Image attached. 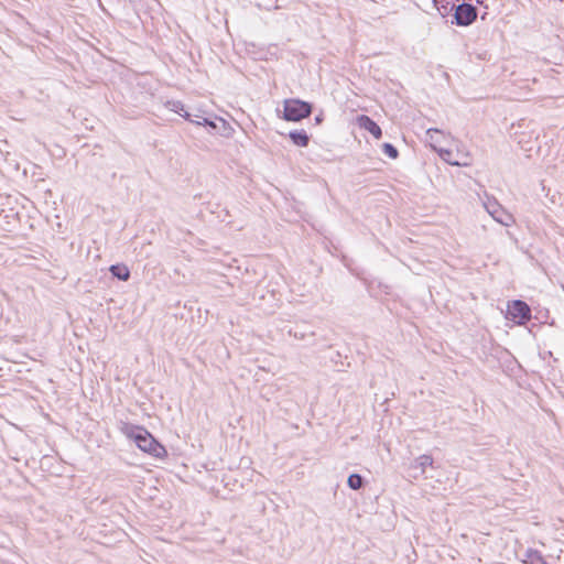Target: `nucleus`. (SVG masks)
I'll use <instances>...</instances> for the list:
<instances>
[{"label": "nucleus", "instance_id": "16", "mask_svg": "<svg viewBox=\"0 0 564 564\" xmlns=\"http://www.w3.org/2000/svg\"><path fill=\"white\" fill-rule=\"evenodd\" d=\"M383 153L387 154L391 159H397L399 155V152L394 145L391 143H383L382 144Z\"/></svg>", "mask_w": 564, "mask_h": 564}, {"label": "nucleus", "instance_id": "2", "mask_svg": "<svg viewBox=\"0 0 564 564\" xmlns=\"http://www.w3.org/2000/svg\"><path fill=\"white\" fill-rule=\"evenodd\" d=\"M312 112V106L308 102L299 99H286L284 101L283 118L288 121H300Z\"/></svg>", "mask_w": 564, "mask_h": 564}, {"label": "nucleus", "instance_id": "15", "mask_svg": "<svg viewBox=\"0 0 564 564\" xmlns=\"http://www.w3.org/2000/svg\"><path fill=\"white\" fill-rule=\"evenodd\" d=\"M166 106L170 110L176 112V113H180L181 116L184 115V105L178 101V100H172V101H167L166 102Z\"/></svg>", "mask_w": 564, "mask_h": 564}, {"label": "nucleus", "instance_id": "6", "mask_svg": "<svg viewBox=\"0 0 564 564\" xmlns=\"http://www.w3.org/2000/svg\"><path fill=\"white\" fill-rule=\"evenodd\" d=\"M358 123L360 128L370 132L376 139H380L382 135L381 128L368 116H360L358 118Z\"/></svg>", "mask_w": 564, "mask_h": 564}, {"label": "nucleus", "instance_id": "13", "mask_svg": "<svg viewBox=\"0 0 564 564\" xmlns=\"http://www.w3.org/2000/svg\"><path fill=\"white\" fill-rule=\"evenodd\" d=\"M528 561H524L529 564H546L542 555L538 551L529 550L527 552Z\"/></svg>", "mask_w": 564, "mask_h": 564}, {"label": "nucleus", "instance_id": "9", "mask_svg": "<svg viewBox=\"0 0 564 564\" xmlns=\"http://www.w3.org/2000/svg\"><path fill=\"white\" fill-rule=\"evenodd\" d=\"M109 271L111 272V274L121 280V281H128L129 278H130V270L129 268L126 265V264H122V263H118V264H112L110 268H109Z\"/></svg>", "mask_w": 564, "mask_h": 564}, {"label": "nucleus", "instance_id": "11", "mask_svg": "<svg viewBox=\"0 0 564 564\" xmlns=\"http://www.w3.org/2000/svg\"><path fill=\"white\" fill-rule=\"evenodd\" d=\"M292 142L297 147H307L310 138L304 130H294L289 134Z\"/></svg>", "mask_w": 564, "mask_h": 564}, {"label": "nucleus", "instance_id": "19", "mask_svg": "<svg viewBox=\"0 0 564 564\" xmlns=\"http://www.w3.org/2000/svg\"><path fill=\"white\" fill-rule=\"evenodd\" d=\"M476 1H477V3H482L484 0H476Z\"/></svg>", "mask_w": 564, "mask_h": 564}, {"label": "nucleus", "instance_id": "1", "mask_svg": "<svg viewBox=\"0 0 564 564\" xmlns=\"http://www.w3.org/2000/svg\"><path fill=\"white\" fill-rule=\"evenodd\" d=\"M120 431L128 438L132 440L141 451L159 458L166 455L164 446H162L144 427L123 423Z\"/></svg>", "mask_w": 564, "mask_h": 564}, {"label": "nucleus", "instance_id": "8", "mask_svg": "<svg viewBox=\"0 0 564 564\" xmlns=\"http://www.w3.org/2000/svg\"><path fill=\"white\" fill-rule=\"evenodd\" d=\"M433 457L431 455L424 454L413 460V463L411 464V468L420 469L421 474H424L425 468L429 466H433Z\"/></svg>", "mask_w": 564, "mask_h": 564}, {"label": "nucleus", "instance_id": "17", "mask_svg": "<svg viewBox=\"0 0 564 564\" xmlns=\"http://www.w3.org/2000/svg\"><path fill=\"white\" fill-rule=\"evenodd\" d=\"M466 0H462V2H465ZM457 2H460V0H451V1H446L447 4H452L453 7H455V4Z\"/></svg>", "mask_w": 564, "mask_h": 564}, {"label": "nucleus", "instance_id": "10", "mask_svg": "<svg viewBox=\"0 0 564 564\" xmlns=\"http://www.w3.org/2000/svg\"><path fill=\"white\" fill-rule=\"evenodd\" d=\"M444 135L443 131L435 128L426 130V140L435 151L440 149L437 148V144L441 143V138H444Z\"/></svg>", "mask_w": 564, "mask_h": 564}, {"label": "nucleus", "instance_id": "5", "mask_svg": "<svg viewBox=\"0 0 564 564\" xmlns=\"http://www.w3.org/2000/svg\"><path fill=\"white\" fill-rule=\"evenodd\" d=\"M477 18V9L469 4L462 2L459 4H455V13L454 19L455 23L460 26H467L471 24Z\"/></svg>", "mask_w": 564, "mask_h": 564}, {"label": "nucleus", "instance_id": "7", "mask_svg": "<svg viewBox=\"0 0 564 564\" xmlns=\"http://www.w3.org/2000/svg\"><path fill=\"white\" fill-rule=\"evenodd\" d=\"M184 118H186L187 120L192 121V122H195L196 124H202V126H207L212 129H216L217 128V124L215 121L210 120L209 118L207 117H204L202 115H198V113H191V112H187V111H184V115H183Z\"/></svg>", "mask_w": 564, "mask_h": 564}, {"label": "nucleus", "instance_id": "3", "mask_svg": "<svg viewBox=\"0 0 564 564\" xmlns=\"http://www.w3.org/2000/svg\"><path fill=\"white\" fill-rule=\"evenodd\" d=\"M507 318L522 325L531 318V310L523 301H512L507 307Z\"/></svg>", "mask_w": 564, "mask_h": 564}, {"label": "nucleus", "instance_id": "14", "mask_svg": "<svg viewBox=\"0 0 564 564\" xmlns=\"http://www.w3.org/2000/svg\"><path fill=\"white\" fill-rule=\"evenodd\" d=\"M347 484H348L349 488H351L354 490H358V489H360L362 487L364 479L358 474H351L348 477Z\"/></svg>", "mask_w": 564, "mask_h": 564}, {"label": "nucleus", "instance_id": "4", "mask_svg": "<svg viewBox=\"0 0 564 564\" xmlns=\"http://www.w3.org/2000/svg\"><path fill=\"white\" fill-rule=\"evenodd\" d=\"M484 206L487 213L499 224L509 227L514 223L513 216L508 213L495 198H488Z\"/></svg>", "mask_w": 564, "mask_h": 564}, {"label": "nucleus", "instance_id": "18", "mask_svg": "<svg viewBox=\"0 0 564 564\" xmlns=\"http://www.w3.org/2000/svg\"><path fill=\"white\" fill-rule=\"evenodd\" d=\"M150 246V242H147L145 245L142 246V249Z\"/></svg>", "mask_w": 564, "mask_h": 564}, {"label": "nucleus", "instance_id": "12", "mask_svg": "<svg viewBox=\"0 0 564 564\" xmlns=\"http://www.w3.org/2000/svg\"><path fill=\"white\" fill-rule=\"evenodd\" d=\"M438 155L445 161L447 162L448 164L451 165H455V166H467L468 165V162L467 161H456V160H453V153L451 150H446V149H442L440 148L437 151Z\"/></svg>", "mask_w": 564, "mask_h": 564}]
</instances>
